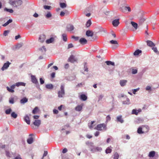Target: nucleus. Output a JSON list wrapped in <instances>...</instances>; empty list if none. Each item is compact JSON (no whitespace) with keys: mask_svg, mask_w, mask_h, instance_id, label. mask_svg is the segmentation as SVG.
Listing matches in <instances>:
<instances>
[{"mask_svg":"<svg viewBox=\"0 0 159 159\" xmlns=\"http://www.w3.org/2000/svg\"><path fill=\"white\" fill-rule=\"evenodd\" d=\"M10 4L14 7H18L21 5L22 3V2L21 0L14 1L11 0L9 2Z\"/></svg>","mask_w":159,"mask_h":159,"instance_id":"nucleus-1","label":"nucleus"},{"mask_svg":"<svg viewBox=\"0 0 159 159\" xmlns=\"http://www.w3.org/2000/svg\"><path fill=\"white\" fill-rule=\"evenodd\" d=\"M94 129L99 131H106L107 129V125L104 123L98 124Z\"/></svg>","mask_w":159,"mask_h":159,"instance_id":"nucleus-2","label":"nucleus"},{"mask_svg":"<svg viewBox=\"0 0 159 159\" xmlns=\"http://www.w3.org/2000/svg\"><path fill=\"white\" fill-rule=\"evenodd\" d=\"M86 35L88 37H91V38L90 39L91 41H94L96 39L95 36H93V33L92 31L90 30H88L86 31Z\"/></svg>","mask_w":159,"mask_h":159,"instance_id":"nucleus-3","label":"nucleus"},{"mask_svg":"<svg viewBox=\"0 0 159 159\" xmlns=\"http://www.w3.org/2000/svg\"><path fill=\"white\" fill-rule=\"evenodd\" d=\"M58 97L60 98H62L65 95L64 85H61L60 87V90L58 92Z\"/></svg>","mask_w":159,"mask_h":159,"instance_id":"nucleus-4","label":"nucleus"},{"mask_svg":"<svg viewBox=\"0 0 159 159\" xmlns=\"http://www.w3.org/2000/svg\"><path fill=\"white\" fill-rule=\"evenodd\" d=\"M31 82L34 84H38V85L37 86V87H39V83L37 79L36 78V76L34 75H31Z\"/></svg>","mask_w":159,"mask_h":159,"instance_id":"nucleus-5","label":"nucleus"},{"mask_svg":"<svg viewBox=\"0 0 159 159\" xmlns=\"http://www.w3.org/2000/svg\"><path fill=\"white\" fill-rule=\"evenodd\" d=\"M74 29L75 27L73 25L70 24L67 25L66 28V30L70 33L73 32Z\"/></svg>","mask_w":159,"mask_h":159,"instance_id":"nucleus-6","label":"nucleus"},{"mask_svg":"<svg viewBox=\"0 0 159 159\" xmlns=\"http://www.w3.org/2000/svg\"><path fill=\"white\" fill-rule=\"evenodd\" d=\"M110 43L113 45L112 48L113 49L116 48L118 46V42L116 40H111L110 41Z\"/></svg>","mask_w":159,"mask_h":159,"instance_id":"nucleus-7","label":"nucleus"},{"mask_svg":"<svg viewBox=\"0 0 159 159\" xmlns=\"http://www.w3.org/2000/svg\"><path fill=\"white\" fill-rule=\"evenodd\" d=\"M77 59L73 55H71L68 58V61L71 63H74L77 61Z\"/></svg>","mask_w":159,"mask_h":159,"instance_id":"nucleus-8","label":"nucleus"},{"mask_svg":"<svg viewBox=\"0 0 159 159\" xmlns=\"http://www.w3.org/2000/svg\"><path fill=\"white\" fill-rule=\"evenodd\" d=\"M11 64V63L9 62L8 61H7V62L5 63L3 66L1 68V70L3 71L7 69L9 66Z\"/></svg>","mask_w":159,"mask_h":159,"instance_id":"nucleus-9","label":"nucleus"},{"mask_svg":"<svg viewBox=\"0 0 159 159\" xmlns=\"http://www.w3.org/2000/svg\"><path fill=\"white\" fill-rule=\"evenodd\" d=\"M86 144L88 146L90 151L92 152V150L95 147L93 143L91 142H87L86 143Z\"/></svg>","mask_w":159,"mask_h":159,"instance_id":"nucleus-10","label":"nucleus"},{"mask_svg":"<svg viewBox=\"0 0 159 159\" xmlns=\"http://www.w3.org/2000/svg\"><path fill=\"white\" fill-rule=\"evenodd\" d=\"M15 85L14 84H13L10 87V88L7 86V87L6 88L7 90H8L9 92L13 93L14 92V89H15Z\"/></svg>","mask_w":159,"mask_h":159,"instance_id":"nucleus-11","label":"nucleus"},{"mask_svg":"<svg viewBox=\"0 0 159 159\" xmlns=\"http://www.w3.org/2000/svg\"><path fill=\"white\" fill-rule=\"evenodd\" d=\"M102 150V149L100 147H96L95 146L93 149L92 150V152L94 153L97 152H101Z\"/></svg>","mask_w":159,"mask_h":159,"instance_id":"nucleus-12","label":"nucleus"},{"mask_svg":"<svg viewBox=\"0 0 159 159\" xmlns=\"http://www.w3.org/2000/svg\"><path fill=\"white\" fill-rule=\"evenodd\" d=\"M46 38V36L44 34L41 35L39 38V41L41 43L43 42Z\"/></svg>","mask_w":159,"mask_h":159,"instance_id":"nucleus-13","label":"nucleus"},{"mask_svg":"<svg viewBox=\"0 0 159 159\" xmlns=\"http://www.w3.org/2000/svg\"><path fill=\"white\" fill-rule=\"evenodd\" d=\"M116 120L118 122L121 123H123L124 122V120L122 118L121 115H119L116 117Z\"/></svg>","mask_w":159,"mask_h":159,"instance_id":"nucleus-14","label":"nucleus"},{"mask_svg":"<svg viewBox=\"0 0 159 159\" xmlns=\"http://www.w3.org/2000/svg\"><path fill=\"white\" fill-rule=\"evenodd\" d=\"M127 80H121L120 81V84L122 87H123L126 85Z\"/></svg>","mask_w":159,"mask_h":159,"instance_id":"nucleus-15","label":"nucleus"},{"mask_svg":"<svg viewBox=\"0 0 159 159\" xmlns=\"http://www.w3.org/2000/svg\"><path fill=\"white\" fill-rule=\"evenodd\" d=\"M119 19H115L112 21V24L115 27L117 26L119 24Z\"/></svg>","mask_w":159,"mask_h":159,"instance_id":"nucleus-16","label":"nucleus"},{"mask_svg":"<svg viewBox=\"0 0 159 159\" xmlns=\"http://www.w3.org/2000/svg\"><path fill=\"white\" fill-rule=\"evenodd\" d=\"M83 107V104L77 105L75 108V110L78 111H82Z\"/></svg>","mask_w":159,"mask_h":159,"instance_id":"nucleus-17","label":"nucleus"},{"mask_svg":"<svg viewBox=\"0 0 159 159\" xmlns=\"http://www.w3.org/2000/svg\"><path fill=\"white\" fill-rule=\"evenodd\" d=\"M24 121L28 124H30V118L29 116H28V115H26L25 117H24Z\"/></svg>","mask_w":159,"mask_h":159,"instance_id":"nucleus-18","label":"nucleus"},{"mask_svg":"<svg viewBox=\"0 0 159 159\" xmlns=\"http://www.w3.org/2000/svg\"><path fill=\"white\" fill-rule=\"evenodd\" d=\"M87 40L85 39L84 38H81L79 42L81 44H85L87 43Z\"/></svg>","mask_w":159,"mask_h":159,"instance_id":"nucleus-19","label":"nucleus"},{"mask_svg":"<svg viewBox=\"0 0 159 159\" xmlns=\"http://www.w3.org/2000/svg\"><path fill=\"white\" fill-rule=\"evenodd\" d=\"M147 45L151 47H152L155 46V44L151 41L148 40L147 41Z\"/></svg>","mask_w":159,"mask_h":159,"instance_id":"nucleus-20","label":"nucleus"},{"mask_svg":"<svg viewBox=\"0 0 159 159\" xmlns=\"http://www.w3.org/2000/svg\"><path fill=\"white\" fill-rule=\"evenodd\" d=\"M28 101V98L26 97H24L20 100V102L21 104H24L27 102Z\"/></svg>","mask_w":159,"mask_h":159,"instance_id":"nucleus-21","label":"nucleus"},{"mask_svg":"<svg viewBox=\"0 0 159 159\" xmlns=\"http://www.w3.org/2000/svg\"><path fill=\"white\" fill-rule=\"evenodd\" d=\"M156 154V152L154 151H151L149 152L148 157L150 158H152L154 157Z\"/></svg>","mask_w":159,"mask_h":159,"instance_id":"nucleus-22","label":"nucleus"},{"mask_svg":"<svg viewBox=\"0 0 159 159\" xmlns=\"http://www.w3.org/2000/svg\"><path fill=\"white\" fill-rule=\"evenodd\" d=\"M34 125L37 126H39L41 124V120H35L33 122Z\"/></svg>","mask_w":159,"mask_h":159,"instance_id":"nucleus-23","label":"nucleus"},{"mask_svg":"<svg viewBox=\"0 0 159 159\" xmlns=\"http://www.w3.org/2000/svg\"><path fill=\"white\" fill-rule=\"evenodd\" d=\"M141 111V109H139V110L134 109L132 111V113L133 114H135L136 115H138V113Z\"/></svg>","mask_w":159,"mask_h":159,"instance_id":"nucleus-24","label":"nucleus"},{"mask_svg":"<svg viewBox=\"0 0 159 159\" xmlns=\"http://www.w3.org/2000/svg\"><path fill=\"white\" fill-rule=\"evenodd\" d=\"M54 41V38L53 37H51L49 39L47 40L46 42L47 43L49 44L52 43Z\"/></svg>","mask_w":159,"mask_h":159,"instance_id":"nucleus-25","label":"nucleus"},{"mask_svg":"<svg viewBox=\"0 0 159 159\" xmlns=\"http://www.w3.org/2000/svg\"><path fill=\"white\" fill-rule=\"evenodd\" d=\"M25 83L22 82H19L16 83L15 84H14L15 86L19 87L20 86H25Z\"/></svg>","mask_w":159,"mask_h":159,"instance_id":"nucleus-26","label":"nucleus"},{"mask_svg":"<svg viewBox=\"0 0 159 159\" xmlns=\"http://www.w3.org/2000/svg\"><path fill=\"white\" fill-rule=\"evenodd\" d=\"M120 9L122 11H124L125 10H128L129 11H131L130 8L129 7H123L120 8Z\"/></svg>","mask_w":159,"mask_h":159,"instance_id":"nucleus-27","label":"nucleus"},{"mask_svg":"<svg viewBox=\"0 0 159 159\" xmlns=\"http://www.w3.org/2000/svg\"><path fill=\"white\" fill-rule=\"evenodd\" d=\"M130 23L133 27H134L135 30H136L138 28V24L132 21H131Z\"/></svg>","mask_w":159,"mask_h":159,"instance_id":"nucleus-28","label":"nucleus"},{"mask_svg":"<svg viewBox=\"0 0 159 159\" xmlns=\"http://www.w3.org/2000/svg\"><path fill=\"white\" fill-rule=\"evenodd\" d=\"M46 88L48 89H52L53 88V86L52 84H47L45 86Z\"/></svg>","mask_w":159,"mask_h":159,"instance_id":"nucleus-29","label":"nucleus"},{"mask_svg":"<svg viewBox=\"0 0 159 159\" xmlns=\"http://www.w3.org/2000/svg\"><path fill=\"white\" fill-rule=\"evenodd\" d=\"M122 103L124 104L129 105L130 104V100L128 98H126V100L123 101Z\"/></svg>","mask_w":159,"mask_h":159,"instance_id":"nucleus-30","label":"nucleus"},{"mask_svg":"<svg viewBox=\"0 0 159 159\" xmlns=\"http://www.w3.org/2000/svg\"><path fill=\"white\" fill-rule=\"evenodd\" d=\"M145 19L143 17H141L139 19V24L142 25L145 21Z\"/></svg>","mask_w":159,"mask_h":159,"instance_id":"nucleus-31","label":"nucleus"},{"mask_svg":"<svg viewBox=\"0 0 159 159\" xmlns=\"http://www.w3.org/2000/svg\"><path fill=\"white\" fill-rule=\"evenodd\" d=\"M142 53V51L139 49H138L135 51L134 53V56H138L139 55V54Z\"/></svg>","mask_w":159,"mask_h":159,"instance_id":"nucleus-32","label":"nucleus"},{"mask_svg":"<svg viewBox=\"0 0 159 159\" xmlns=\"http://www.w3.org/2000/svg\"><path fill=\"white\" fill-rule=\"evenodd\" d=\"M12 22V19H9L6 23L3 24L2 26L4 27L6 26Z\"/></svg>","mask_w":159,"mask_h":159,"instance_id":"nucleus-33","label":"nucleus"},{"mask_svg":"<svg viewBox=\"0 0 159 159\" xmlns=\"http://www.w3.org/2000/svg\"><path fill=\"white\" fill-rule=\"evenodd\" d=\"M111 147L110 146V147H108L105 151V152L106 153L108 154L109 153H110L112 151V149H111Z\"/></svg>","mask_w":159,"mask_h":159,"instance_id":"nucleus-34","label":"nucleus"},{"mask_svg":"<svg viewBox=\"0 0 159 159\" xmlns=\"http://www.w3.org/2000/svg\"><path fill=\"white\" fill-rule=\"evenodd\" d=\"M80 98L83 101H85L87 99V96L84 94H82L80 95Z\"/></svg>","mask_w":159,"mask_h":159,"instance_id":"nucleus-35","label":"nucleus"},{"mask_svg":"<svg viewBox=\"0 0 159 159\" xmlns=\"http://www.w3.org/2000/svg\"><path fill=\"white\" fill-rule=\"evenodd\" d=\"M27 142L28 143L31 144L33 142V139L32 137H30L27 140Z\"/></svg>","mask_w":159,"mask_h":159,"instance_id":"nucleus-36","label":"nucleus"},{"mask_svg":"<svg viewBox=\"0 0 159 159\" xmlns=\"http://www.w3.org/2000/svg\"><path fill=\"white\" fill-rule=\"evenodd\" d=\"M62 38L64 41L66 42L67 40V35L65 34H62Z\"/></svg>","mask_w":159,"mask_h":159,"instance_id":"nucleus-37","label":"nucleus"},{"mask_svg":"<svg viewBox=\"0 0 159 159\" xmlns=\"http://www.w3.org/2000/svg\"><path fill=\"white\" fill-rule=\"evenodd\" d=\"M39 111V109L38 107H35L34 109L32 111V113L33 114H35L37 113Z\"/></svg>","mask_w":159,"mask_h":159,"instance_id":"nucleus-38","label":"nucleus"},{"mask_svg":"<svg viewBox=\"0 0 159 159\" xmlns=\"http://www.w3.org/2000/svg\"><path fill=\"white\" fill-rule=\"evenodd\" d=\"M105 63L108 65H111L112 66H114V65H115V64H114V62H111L110 61H107L105 62Z\"/></svg>","mask_w":159,"mask_h":159,"instance_id":"nucleus-39","label":"nucleus"},{"mask_svg":"<svg viewBox=\"0 0 159 159\" xmlns=\"http://www.w3.org/2000/svg\"><path fill=\"white\" fill-rule=\"evenodd\" d=\"M39 50L41 51L42 52L44 53L46 51V49L44 46H43L42 48H39Z\"/></svg>","mask_w":159,"mask_h":159,"instance_id":"nucleus-40","label":"nucleus"},{"mask_svg":"<svg viewBox=\"0 0 159 159\" xmlns=\"http://www.w3.org/2000/svg\"><path fill=\"white\" fill-rule=\"evenodd\" d=\"M4 11H7L11 13H13V11L12 9H9L7 8H5L4 9Z\"/></svg>","mask_w":159,"mask_h":159,"instance_id":"nucleus-41","label":"nucleus"},{"mask_svg":"<svg viewBox=\"0 0 159 159\" xmlns=\"http://www.w3.org/2000/svg\"><path fill=\"white\" fill-rule=\"evenodd\" d=\"M137 132L139 134H141L144 133V132L142 130V128L141 127H139L138 129Z\"/></svg>","mask_w":159,"mask_h":159,"instance_id":"nucleus-42","label":"nucleus"},{"mask_svg":"<svg viewBox=\"0 0 159 159\" xmlns=\"http://www.w3.org/2000/svg\"><path fill=\"white\" fill-rule=\"evenodd\" d=\"M119 158V155L117 152H115L114 155L113 159H118Z\"/></svg>","mask_w":159,"mask_h":159,"instance_id":"nucleus-43","label":"nucleus"},{"mask_svg":"<svg viewBox=\"0 0 159 159\" xmlns=\"http://www.w3.org/2000/svg\"><path fill=\"white\" fill-rule=\"evenodd\" d=\"M61 8H64L66 7V5L64 3H60V4Z\"/></svg>","mask_w":159,"mask_h":159,"instance_id":"nucleus-44","label":"nucleus"},{"mask_svg":"<svg viewBox=\"0 0 159 159\" xmlns=\"http://www.w3.org/2000/svg\"><path fill=\"white\" fill-rule=\"evenodd\" d=\"M52 15L50 12H48L47 14L45 15V16L46 18H48L51 17Z\"/></svg>","mask_w":159,"mask_h":159,"instance_id":"nucleus-45","label":"nucleus"},{"mask_svg":"<svg viewBox=\"0 0 159 159\" xmlns=\"http://www.w3.org/2000/svg\"><path fill=\"white\" fill-rule=\"evenodd\" d=\"M91 22L90 20H89L87 22L86 24V26L87 27H88L90 26L91 25Z\"/></svg>","mask_w":159,"mask_h":159,"instance_id":"nucleus-46","label":"nucleus"},{"mask_svg":"<svg viewBox=\"0 0 159 159\" xmlns=\"http://www.w3.org/2000/svg\"><path fill=\"white\" fill-rule=\"evenodd\" d=\"M9 102L10 104H13L14 103V98H10L9 99Z\"/></svg>","mask_w":159,"mask_h":159,"instance_id":"nucleus-47","label":"nucleus"},{"mask_svg":"<svg viewBox=\"0 0 159 159\" xmlns=\"http://www.w3.org/2000/svg\"><path fill=\"white\" fill-rule=\"evenodd\" d=\"M11 116L12 117L14 118H16L17 117V115L14 112H12Z\"/></svg>","mask_w":159,"mask_h":159,"instance_id":"nucleus-48","label":"nucleus"},{"mask_svg":"<svg viewBox=\"0 0 159 159\" xmlns=\"http://www.w3.org/2000/svg\"><path fill=\"white\" fill-rule=\"evenodd\" d=\"M84 71L87 72H88L89 71L88 68L87 67V66L86 63H85L84 64Z\"/></svg>","mask_w":159,"mask_h":159,"instance_id":"nucleus-49","label":"nucleus"},{"mask_svg":"<svg viewBox=\"0 0 159 159\" xmlns=\"http://www.w3.org/2000/svg\"><path fill=\"white\" fill-rule=\"evenodd\" d=\"M12 111V110L11 108L8 109L5 111V113L7 114H9Z\"/></svg>","mask_w":159,"mask_h":159,"instance_id":"nucleus-50","label":"nucleus"},{"mask_svg":"<svg viewBox=\"0 0 159 159\" xmlns=\"http://www.w3.org/2000/svg\"><path fill=\"white\" fill-rule=\"evenodd\" d=\"M6 156L8 157H11V154L8 151H6Z\"/></svg>","mask_w":159,"mask_h":159,"instance_id":"nucleus-51","label":"nucleus"},{"mask_svg":"<svg viewBox=\"0 0 159 159\" xmlns=\"http://www.w3.org/2000/svg\"><path fill=\"white\" fill-rule=\"evenodd\" d=\"M44 8L46 10H50L51 9V7L50 6L45 5L43 6Z\"/></svg>","mask_w":159,"mask_h":159,"instance_id":"nucleus-52","label":"nucleus"},{"mask_svg":"<svg viewBox=\"0 0 159 159\" xmlns=\"http://www.w3.org/2000/svg\"><path fill=\"white\" fill-rule=\"evenodd\" d=\"M137 69H133L132 70V73L133 74H135L137 73Z\"/></svg>","mask_w":159,"mask_h":159,"instance_id":"nucleus-53","label":"nucleus"},{"mask_svg":"<svg viewBox=\"0 0 159 159\" xmlns=\"http://www.w3.org/2000/svg\"><path fill=\"white\" fill-rule=\"evenodd\" d=\"M143 121V120L141 118H138L136 121L137 123L138 124L142 123Z\"/></svg>","mask_w":159,"mask_h":159,"instance_id":"nucleus-54","label":"nucleus"},{"mask_svg":"<svg viewBox=\"0 0 159 159\" xmlns=\"http://www.w3.org/2000/svg\"><path fill=\"white\" fill-rule=\"evenodd\" d=\"M9 32L10 31L9 30H5L4 32L3 35L5 36H7Z\"/></svg>","mask_w":159,"mask_h":159,"instance_id":"nucleus-55","label":"nucleus"},{"mask_svg":"<svg viewBox=\"0 0 159 159\" xmlns=\"http://www.w3.org/2000/svg\"><path fill=\"white\" fill-rule=\"evenodd\" d=\"M84 85V82H82L78 84L77 85L76 87H81L83 85Z\"/></svg>","mask_w":159,"mask_h":159,"instance_id":"nucleus-56","label":"nucleus"},{"mask_svg":"<svg viewBox=\"0 0 159 159\" xmlns=\"http://www.w3.org/2000/svg\"><path fill=\"white\" fill-rule=\"evenodd\" d=\"M104 96L102 94L100 95L98 97V101L101 100L103 97Z\"/></svg>","mask_w":159,"mask_h":159,"instance_id":"nucleus-57","label":"nucleus"},{"mask_svg":"<svg viewBox=\"0 0 159 159\" xmlns=\"http://www.w3.org/2000/svg\"><path fill=\"white\" fill-rule=\"evenodd\" d=\"M146 90L147 91H151L152 90L151 87L149 86H147L146 88Z\"/></svg>","mask_w":159,"mask_h":159,"instance_id":"nucleus-58","label":"nucleus"},{"mask_svg":"<svg viewBox=\"0 0 159 159\" xmlns=\"http://www.w3.org/2000/svg\"><path fill=\"white\" fill-rule=\"evenodd\" d=\"M139 89V88H138L136 89H134L133 90V93L134 94H135L136 92L138 91Z\"/></svg>","mask_w":159,"mask_h":159,"instance_id":"nucleus-59","label":"nucleus"},{"mask_svg":"<svg viewBox=\"0 0 159 159\" xmlns=\"http://www.w3.org/2000/svg\"><path fill=\"white\" fill-rule=\"evenodd\" d=\"M152 48V49L153 50L154 52H158V50L156 47H153Z\"/></svg>","mask_w":159,"mask_h":159,"instance_id":"nucleus-60","label":"nucleus"},{"mask_svg":"<svg viewBox=\"0 0 159 159\" xmlns=\"http://www.w3.org/2000/svg\"><path fill=\"white\" fill-rule=\"evenodd\" d=\"M39 80L40 84H43L44 83V80L42 78H40Z\"/></svg>","mask_w":159,"mask_h":159,"instance_id":"nucleus-61","label":"nucleus"},{"mask_svg":"<svg viewBox=\"0 0 159 159\" xmlns=\"http://www.w3.org/2000/svg\"><path fill=\"white\" fill-rule=\"evenodd\" d=\"M111 120V117L109 115L106 117V121H110Z\"/></svg>","mask_w":159,"mask_h":159,"instance_id":"nucleus-62","label":"nucleus"},{"mask_svg":"<svg viewBox=\"0 0 159 159\" xmlns=\"http://www.w3.org/2000/svg\"><path fill=\"white\" fill-rule=\"evenodd\" d=\"M53 113L54 114H57L58 113V111L56 109H54L53 110Z\"/></svg>","mask_w":159,"mask_h":159,"instance_id":"nucleus-63","label":"nucleus"},{"mask_svg":"<svg viewBox=\"0 0 159 159\" xmlns=\"http://www.w3.org/2000/svg\"><path fill=\"white\" fill-rule=\"evenodd\" d=\"M67 151V149L66 148H65L63 150L62 152L63 153H66Z\"/></svg>","mask_w":159,"mask_h":159,"instance_id":"nucleus-64","label":"nucleus"}]
</instances>
